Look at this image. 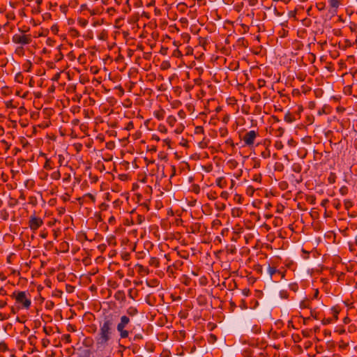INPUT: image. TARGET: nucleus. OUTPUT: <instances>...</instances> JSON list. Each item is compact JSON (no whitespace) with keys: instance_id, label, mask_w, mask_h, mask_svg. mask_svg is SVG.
<instances>
[{"instance_id":"1","label":"nucleus","mask_w":357,"mask_h":357,"mask_svg":"<svg viewBox=\"0 0 357 357\" xmlns=\"http://www.w3.org/2000/svg\"><path fill=\"white\" fill-rule=\"evenodd\" d=\"M118 321V316L114 313L105 314L98 321V328L95 329L94 340L98 349H105L109 347L116 337V330L119 334L120 339L128 338L132 334L133 329L128 331L127 327L130 319L126 315L120 317Z\"/></svg>"},{"instance_id":"31","label":"nucleus","mask_w":357,"mask_h":357,"mask_svg":"<svg viewBox=\"0 0 357 357\" xmlns=\"http://www.w3.org/2000/svg\"><path fill=\"white\" fill-rule=\"evenodd\" d=\"M331 310H332V312L333 313V319L335 320H337L338 319L337 315L339 314V310L336 307H332Z\"/></svg>"},{"instance_id":"58","label":"nucleus","mask_w":357,"mask_h":357,"mask_svg":"<svg viewBox=\"0 0 357 357\" xmlns=\"http://www.w3.org/2000/svg\"><path fill=\"white\" fill-rule=\"evenodd\" d=\"M259 330H260V328H259L258 326H257V325H255V326L252 328V331H253L254 333H259Z\"/></svg>"},{"instance_id":"17","label":"nucleus","mask_w":357,"mask_h":357,"mask_svg":"<svg viewBox=\"0 0 357 357\" xmlns=\"http://www.w3.org/2000/svg\"><path fill=\"white\" fill-rule=\"evenodd\" d=\"M310 301L305 298V300L302 301L300 303V307L301 308H310Z\"/></svg>"},{"instance_id":"42","label":"nucleus","mask_w":357,"mask_h":357,"mask_svg":"<svg viewBox=\"0 0 357 357\" xmlns=\"http://www.w3.org/2000/svg\"><path fill=\"white\" fill-rule=\"evenodd\" d=\"M306 118L307 125H311L313 123L314 117L312 115H307Z\"/></svg>"},{"instance_id":"21","label":"nucleus","mask_w":357,"mask_h":357,"mask_svg":"<svg viewBox=\"0 0 357 357\" xmlns=\"http://www.w3.org/2000/svg\"><path fill=\"white\" fill-rule=\"evenodd\" d=\"M219 132H220V137H226V136L227 135V134H228V130H227V128H225H225H220L219 129Z\"/></svg>"},{"instance_id":"35","label":"nucleus","mask_w":357,"mask_h":357,"mask_svg":"<svg viewBox=\"0 0 357 357\" xmlns=\"http://www.w3.org/2000/svg\"><path fill=\"white\" fill-rule=\"evenodd\" d=\"M333 321V318H324L321 320V324L323 325H327L331 324Z\"/></svg>"},{"instance_id":"6","label":"nucleus","mask_w":357,"mask_h":357,"mask_svg":"<svg viewBox=\"0 0 357 357\" xmlns=\"http://www.w3.org/2000/svg\"><path fill=\"white\" fill-rule=\"evenodd\" d=\"M256 137L257 132L255 130H250L245 134L243 140L246 146H250L254 144Z\"/></svg>"},{"instance_id":"20","label":"nucleus","mask_w":357,"mask_h":357,"mask_svg":"<svg viewBox=\"0 0 357 357\" xmlns=\"http://www.w3.org/2000/svg\"><path fill=\"white\" fill-rule=\"evenodd\" d=\"M51 178L54 180H59L61 178V173L59 170L55 171L51 174Z\"/></svg>"},{"instance_id":"46","label":"nucleus","mask_w":357,"mask_h":357,"mask_svg":"<svg viewBox=\"0 0 357 357\" xmlns=\"http://www.w3.org/2000/svg\"><path fill=\"white\" fill-rule=\"evenodd\" d=\"M36 337L35 335H31L29 336V342L30 343V344L31 345H34V341L36 340Z\"/></svg>"},{"instance_id":"8","label":"nucleus","mask_w":357,"mask_h":357,"mask_svg":"<svg viewBox=\"0 0 357 357\" xmlns=\"http://www.w3.org/2000/svg\"><path fill=\"white\" fill-rule=\"evenodd\" d=\"M114 298L119 301H125L126 295L123 290H118L114 295Z\"/></svg>"},{"instance_id":"59","label":"nucleus","mask_w":357,"mask_h":357,"mask_svg":"<svg viewBox=\"0 0 357 357\" xmlns=\"http://www.w3.org/2000/svg\"><path fill=\"white\" fill-rule=\"evenodd\" d=\"M7 291L3 287L0 288V295L5 296L6 295Z\"/></svg>"},{"instance_id":"2","label":"nucleus","mask_w":357,"mask_h":357,"mask_svg":"<svg viewBox=\"0 0 357 357\" xmlns=\"http://www.w3.org/2000/svg\"><path fill=\"white\" fill-rule=\"evenodd\" d=\"M13 298L15 299V302L19 305V308L29 309L31 301L30 294L27 291H15L10 296Z\"/></svg>"},{"instance_id":"64","label":"nucleus","mask_w":357,"mask_h":357,"mask_svg":"<svg viewBox=\"0 0 357 357\" xmlns=\"http://www.w3.org/2000/svg\"><path fill=\"white\" fill-rule=\"evenodd\" d=\"M152 139L155 140L156 142H159L160 141V137L157 135H152Z\"/></svg>"},{"instance_id":"28","label":"nucleus","mask_w":357,"mask_h":357,"mask_svg":"<svg viewBox=\"0 0 357 357\" xmlns=\"http://www.w3.org/2000/svg\"><path fill=\"white\" fill-rule=\"evenodd\" d=\"M192 191L196 194H199L200 192L199 185L197 184H194L192 185Z\"/></svg>"},{"instance_id":"25","label":"nucleus","mask_w":357,"mask_h":357,"mask_svg":"<svg viewBox=\"0 0 357 357\" xmlns=\"http://www.w3.org/2000/svg\"><path fill=\"white\" fill-rule=\"evenodd\" d=\"M77 22L82 27H85L88 24V21L83 18H79Z\"/></svg>"},{"instance_id":"32","label":"nucleus","mask_w":357,"mask_h":357,"mask_svg":"<svg viewBox=\"0 0 357 357\" xmlns=\"http://www.w3.org/2000/svg\"><path fill=\"white\" fill-rule=\"evenodd\" d=\"M158 130L162 133H166L167 130L165 125L160 124L158 127Z\"/></svg>"},{"instance_id":"11","label":"nucleus","mask_w":357,"mask_h":357,"mask_svg":"<svg viewBox=\"0 0 357 357\" xmlns=\"http://www.w3.org/2000/svg\"><path fill=\"white\" fill-rule=\"evenodd\" d=\"M210 139L204 137L202 139L198 142V146L201 149H205L208 146Z\"/></svg>"},{"instance_id":"14","label":"nucleus","mask_w":357,"mask_h":357,"mask_svg":"<svg viewBox=\"0 0 357 357\" xmlns=\"http://www.w3.org/2000/svg\"><path fill=\"white\" fill-rule=\"evenodd\" d=\"M53 162L50 159H46L43 168L49 170L53 169Z\"/></svg>"},{"instance_id":"9","label":"nucleus","mask_w":357,"mask_h":357,"mask_svg":"<svg viewBox=\"0 0 357 357\" xmlns=\"http://www.w3.org/2000/svg\"><path fill=\"white\" fill-rule=\"evenodd\" d=\"M294 114L297 116L300 114V113H286L284 116V120L287 123H291L295 120Z\"/></svg>"},{"instance_id":"13","label":"nucleus","mask_w":357,"mask_h":357,"mask_svg":"<svg viewBox=\"0 0 357 357\" xmlns=\"http://www.w3.org/2000/svg\"><path fill=\"white\" fill-rule=\"evenodd\" d=\"M216 185L220 188H224L226 185V182L223 180V178H218L215 181Z\"/></svg>"},{"instance_id":"12","label":"nucleus","mask_w":357,"mask_h":357,"mask_svg":"<svg viewBox=\"0 0 357 357\" xmlns=\"http://www.w3.org/2000/svg\"><path fill=\"white\" fill-rule=\"evenodd\" d=\"M176 121H177V119L174 115H170L167 117V122L172 127L175 126Z\"/></svg>"},{"instance_id":"33","label":"nucleus","mask_w":357,"mask_h":357,"mask_svg":"<svg viewBox=\"0 0 357 357\" xmlns=\"http://www.w3.org/2000/svg\"><path fill=\"white\" fill-rule=\"evenodd\" d=\"M280 296L282 298L287 299L288 298V296H289V294H288V292L286 290H281L280 291Z\"/></svg>"},{"instance_id":"37","label":"nucleus","mask_w":357,"mask_h":357,"mask_svg":"<svg viewBox=\"0 0 357 357\" xmlns=\"http://www.w3.org/2000/svg\"><path fill=\"white\" fill-rule=\"evenodd\" d=\"M257 85L259 88H262L266 85V81L264 79H259L257 81Z\"/></svg>"},{"instance_id":"7","label":"nucleus","mask_w":357,"mask_h":357,"mask_svg":"<svg viewBox=\"0 0 357 357\" xmlns=\"http://www.w3.org/2000/svg\"><path fill=\"white\" fill-rule=\"evenodd\" d=\"M139 313L137 308L135 306H130L126 310V315L129 319L133 317Z\"/></svg>"},{"instance_id":"36","label":"nucleus","mask_w":357,"mask_h":357,"mask_svg":"<svg viewBox=\"0 0 357 357\" xmlns=\"http://www.w3.org/2000/svg\"><path fill=\"white\" fill-rule=\"evenodd\" d=\"M199 44L203 47H205V45L208 44L207 40L204 38L200 37L199 38Z\"/></svg>"},{"instance_id":"45","label":"nucleus","mask_w":357,"mask_h":357,"mask_svg":"<svg viewBox=\"0 0 357 357\" xmlns=\"http://www.w3.org/2000/svg\"><path fill=\"white\" fill-rule=\"evenodd\" d=\"M134 128V126H133V122L132 121H129L126 126V127L125 128L126 130H132Z\"/></svg>"},{"instance_id":"63","label":"nucleus","mask_w":357,"mask_h":357,"mask_svg":"<svg viewBox=\"0 0 357 357\" xmlns=\"http://www.w3.org/2000/svg\"><path fill=\"white\" fill-rule=\"evenodd\" d=\"M7 349V347L5 343H1L0 344V350H6Z\"/></svg>"},{"instance_id":"22","label":"nucleus","mask_w":357,"mask_h":357,"mask_svg":"<svg viewBox=\"0 0 357 357\" xmlns=\"http://www.w3.org/2000/svg\"><path fill=\"white\" fill-rule=\"evenodd\" d=\"M274 146L275 148L277 149V150H281L283 149L284 147V145L282 142V141L280 140H277L275 142V144H274Z\"/></svg>"},{"instance_id":"18","label":"nucleus","mask_w":357,"mask_h":357,"mask_svg":"<svg viewBox=\"0 0 357 357\" xmlns=\"http://www.w3.org/2000/svg\"><path fill=\"white\" fill-rule=\"evenodd\" d=\"M207 197L210 200H215L217 199V193L215 191H211L207 193Z\"/></svg>"},{"instance_id":"30","label":"nucleus","mask_w":357,"mask_h":357,"mask_svg":"<svg viewBox=\"0 0 357 357\" xmlns=\"http://www.w3.org/2000/svg\"><path fill=\"white\" fill-rule=\"evenodd\" d=\"M43 331L46 335H50L53 332V329L52 327L44 326Z\"/></svg>"},{"instance_id":"54","label":"nucleus","mask_w":357,"mask_h":357,"mask_svg":"<svg viewBox=\"0 0 357 357\" xmlns=\"http://www.w3.org/2000/svg\"><path fill=\"white\" fill-rule=\"evenodd\" d=\"M344 206L346 208H349L352 206V204L349 200H346L344 201Z\"/></svg>"},{"instance_id":"29","label":"nucleus","mask_w":357,"mask_h":357,"mask_svg":"<svg viewBox=\"0 0 357 357\" xmlns=\"http://www.w3.org/2000/svg\"><path fill=\"white\" fill-rule=\"evenodd\" d=\"M144 338L143 335L142 333H136L132 337L133 341L141 340Z\"/></svg>"},{"instance_id":"27","label":"nucleus","mask_w":357,"mask_h":357,"mask_svg":"<svg viewBox=\"0 0 357 357\" xmlns=\"http://www.w3.org/2000/svg\"><path fill=\"white\" fill-rule=\"evenodd\" d=\"M289 287L290 290H291L294 292H296L298 289V285L296 282L289 284Z\"/></svg>"},{"instance_id":"43","label":"nucleus","mask_w":357,"mask_h":357,"mask_svg":"<svg viewBox=\"0 0 357 357\" xmlns=\"http://www.w3.org/2000/svg\"><path fill=\"white\" fill-rule=\"evenodd\" d=\"M242 294L245 296H249L251 294L250 292V289H248V288H245L242 290Z\"/></svg>"},{"instance_id":"4","label":"nucleus","mask_w":357,"mask_h":357,"mask_svg":"<svg viewBox=\"0 0 357 357\" xmlns=\"http://www.w3.org/2000/svg\"><path fill=\"white\" fill-rule=\"evenodd\" d=\"M43 224V220L35 215H31L29 220V227L33 231H36Z\"/></svg>"},{"instance_id":"15","label":"nucleus","mask_w":357,"mask_h":357,"mask_svg":"<svg viewBox=\"0 0 357 357\" xmlns=\"http://www.w3.org/2000/svg\"><path fill=\"white\" fill-rule=\"evenodd\" d=\"M159 264H160L159 259L157 257H151L149 261V264L151 266H153L155 267H158Z\"/></svg>"},{"instance_id":"24","label":"nucleus","mask_w":357,"mask_h":357,"mask_svg":"<svg viewBox=\"0 0 357 357\" xmlns=\"http://www.w3.org/2000/svg\"><path fill=\"white\" fill-rule=\"evenodd\" d=\"M184 126L182 123H179L177 125L176 129L174 130V132L177 134H180L183 131Z\"/></svg>"},{"instance_id":"56","label":"nucleus","mask_w":357,"mask_h":357,"mask_svg":"<svg viewBox=\"0 0 357 357\" xmlns=\"http://www.w3.org/2000/svg\"><path fill=\"white\" fill-rule=\"evenodd\" d=\"M317 7L319 10H323L325 8V3H319L317 5Z\"/></svg>"},{"instance_id":"3","label":"nucleus","mask_w":357,"mask_h":357,"mask_svg":"<svg viewBox=\"0 0 357 357\" xmlns=\"http://www.w3.org/2000/svg\"><path fill=\"white\" fill-rule=\"evenodd\" d=\"M20 33H15L12 37L13 43L20 45L21 46L29 45L32 42L31 34H25L24 31L19 29Z\"/></svg>"},{"instance_id":"62","label":"nucleus","mask_w":357,"mask_h":357,"mask_svg":"<svg viewBox=\"0 0 357 357\" xmlns=\"http://www.w3.org/2000/svg\"><path fill=\"white\" fill-rule=\"evenodd\" d=\"M328 202V199H325L321 201V206L325 207L327 203Z\"/></svg>"},{"instance_id":"44","label":"nucleus","mask_w":357,"mask_h":357,"mask_svg":"<svg viewBox=\"0 0 357 357\" xmlns=\"http://www.w3.org/2000/svg\"><path fill=\"white\" fill-rule=\"evenodd\" d=\"M220 197L224 199H227L229 197V193L227 191H222L220 193Z\"/></svg>"},{"instance_id":"39","label":"nucleus","mask_w":357,"mask_h":357,"mask_svg":"<svg viewBox=\"0 0 357 357\" xmlns=\"http://www.w3.org/2000/svg\"><path fill=\"white\" fill-rule=\"evenodd\" d=\"M50 343V341L47 338H43L42 340V345L44 348H46Z\"/></svg>"},{"instance_id":"47","label":"nucleus","mask_w":357,"mask_h":357,"mask_svg":"<svg viewBox=\"0 0 357 357\" xmlns=\"http://www.w3.org/2000/svg\"><path fill=\"white\" fill-rule=\"evenodd\" d=\"M85 197H88L93 203L96 202V198H95V196L93 195L91 193H86L84 195Z\"/></svg>"},{"instance_id":"10","label":"nucleus","mask_w":357,"mask_h":357,"mask_svg":"<svg viewBox=\"0 0 357 357\" xmlns=\"http://www.w3.org/2000/svg\"><path fill=\"white\" fill-rule=\"evenodd\" d=\"M267 271L271 279H272L273 276L276 273H280V270L277 269L275 267H272L270 265L268 266Z\"/></svg>"},{"instance_id":"48","label":"nucleus","mask_w":357,"mask_h":357,"mask_svg":"<svg viewBox=\"0 0 357 357\" xmlns=\"http://www.w3.org/2000/svg\"><path fill=\"white\" fill-rule=\"evenodd\" d=\"M229 119H230L229 115L226 114V115H225V116H223V118H222V122H223L224 123L227 124V123L229 122Z\"/></svg>"},{"instance_id":"16","label":"nucleus","mask_w":357,"mask_h":357,"mask_svg":"<svg viewBox=\"0 0 357 357\" xmlns=\"http://www.w3.org/2000/svg\"><path fill=\"white\" fill-rule=\"evenodd\" d=\"M174 269L178 270L181 269L182 266L183 265V261L181 260H177L173 264H172Z\"/></svg>"},{"instance_id":"23","label":"nucleus","mask_w":357,"mask_h":357,"mask_svg":"<svg viewBox=\"0 0 357 357\" xmlns=\"http://www.w3.org/2000/svg\"><path fill=\"white\" fill-rule=\"evenodd\" d=\"M237 43H238V45H241V46L245 47H246L247 45H248V42L245 40V39L244 38H240L237 40Z\"/></svg>"},{"instance_id":"49","label":"nucleus","mask_w":357,"mask_h":357,"mask_svg":"<svg viewBox=\"0 0 357 357\" xmlns=\"http://www.w3.org/2000/svg\"><path fill=\"white\" fill-rule=\"evenodd\" d=\"M60 78V73H56L53 77L52 78V80L54 82H57Z\"/></svg>"},{"instance_id":"40","label":"nucleus","mask_w":357,"mask_h":357,"mask_svg":"<svg viewBox=\"0 0 357 357\" xmlns=\"http://www.w3.org/2000/svg\"><path fill=\"white\" fill-rule=\"evenodd\" d=\"M284 133V129L281 127H278L277 129H276V135L278 137H280L283 135Z\"/></svg>"},{"instance_id":"51","label":"nucleus","mask_w":357,"mask_h":357,"mask_svg":"<svg viewBox=\"0 0 357 357\" xmlns=\"http://www.w3.org/2000/svg\"><path fill=\"white\" fill-rule=\"evenodd\" d=\"M155 116L158 120H162L164 118V113H155Z\"/></svg>"},{"instance_id":"55","label":"nucleus","mask_w":357,"mask_h":357,"mask_svg":"<svg viewBox=\"0 0 357 357\" xmlns=\"http://www.w3.org/2000/svg\"><path fill=\"white\" fill-rule=\"evenodd\" d=\"M63 337H64V340L68 342H70L71 341V337H70V335L69 334H65L63 335Z\"/></svg>"},{"instance_id":"60","label":"nucleus","mask_w":357,"mask_h":357,"mask_svg":"<svg viewBox=\"0 0 357 357\" xmlns=\"http://www.w3.org/2000/svg\"><path fill=\"white\" fill-rule=\"evenodd\" d=\"M310 314H311V316L315 319H318V317H317V313L314 312V310H311L310 311Z\"/></svg>"},{"instance_id":"52","label":"nucleus","mask_w":357,"mask_h":357,"mask_svg":"<svg viewBox=\"0 0 357 357\" xmlns=\"http://www.w3.org/2000/svg\"><path fill=\"white\" fill-rule=\"evenodd\" d=\"M241 308V309H247L248 308V306H247V304L245 303V300H242L241 301V305H240Z\"/></svg>"},{"instance_id":"53","label":"nucleus","mask_w":357,"mask_h":357,"mask_svg":"<svg viewBox=\"0 0 357 357\" xmlns=\"http://www.w3.org/2000/svg\"><path fill=\"white\" fill-rule=\"evenodd\" d=\"M225 143L227 144H229L230 146H231L232 147H234V144L233 142V140L231 139V138H229L227 139L226 141H225Z\"/></svg>"},{"instance_id":"34","label":"nucleus","mask_w":357,"mask_h":357,"mask_svg":"<svg viewBox=\"0 0 357 357\" xmlns=\"http://www.w3.org/2000/svg\"><path fill=\"white\" fill-rule=\"evenodd\" d=\"M328 183L333 184L335 182V175L333 173H331L329 177L328 178Z\"/></svg>"},{"instance_id":"5","label":"nucleus","mask_w":357,"mask_h":357,"mask_svg":"<svg viewBox=\"0 0 357 357\" xmlns=\"http://www.w3.org/2000/svg\"><path fill=\"white\" fill-rule=\"evenodd\" d=\"M343 0H328L329 4L328 13L331 14V17L335 16L337 13V9L342 5Z\"/></svg>"},{"instance_id":"26","label":"nucleus","mask_w":357,"mask_h":357,"mask_svg":"<svg viewBox=\"0 0 357 357\" xmlns=\"http://www.w3.org/2000/svg\"><path fill=\"white\" fill-rule=\"evenodd\" d=\"M24 77L21 73H17L15 75V79L18 83H22L23 82Z\"/></svg>"},{"instance_id":"61","label":"nucleus","mask_w":357,"mask_h":357,"mask_svg":"<svg viewBox=\"0 0 357 357\" xmlns=\"http://www.w3.org/2000/svg\"><path fill=\"white\" fill-rule=\"evenodd\" d=\"M7 305V302L4 301H0V309L3 308Z\"/></svg>"},{"instance_id":"41","label":"nucleus","mask_w":357,"mask_h":357,"mask_svg":"<svg viewBox=\"0 0 357 357\" xmlns=\"http://www.w3.org/2000/svg\"><path fill=\"white\" fill-rule=\"evenodd\" d=\"M15 53L19 55L23 54V53H24L23 47L22 46L17 47L15 50Z\"/></svg>"},{"instance_id":"50","label":"nucleus","mask_w":357,"mask_h":357,"mask_svg":"<svg viewBox=\"0 0 357 357\" xmlns=\"http://www.w3.org/2000/svg\"><path fill=\"white\" fill-rule=\"evenodd\" d=\"M174 267L172 266V265H169L168 266L167 268V272L170 273V274H173L174 273Z\"/></svg>"},{"instance_id":"38","label":"nucleus","mask_w":357,"mask_h":357,"mask_svg":"<svg viewBox=\"0 0 357 357\" xmlns=\"http://www.w3.org/2000/svg\"><path fill=\"white\" fill-rule=\"evenodd\" d=\"M340 192L342 195H345L348 192V188L347 186H342L340 189Z\"/></svg>"},{"instance_id":"19","label":"nucleus","mask_w":357,"mask_h":357,"mask_svg":"<svg viewBox=\"0 0 357 357\" xmlns=\"http://www.w3.org/2000/svg\"><path fill=\"white\" fill-rule=\"evenodd\" d=\"M195 134L197 136L204 135V128H203V127L202 126H197V127H195Z\"/></svg>"},{"instance_id":"57","label":"nucleus","mask_w":357,"mask_h":357,"mask_svg":"<svg viewBox=\"0 0 357 357\" xmlns=\"http://www.w3.org/2000/svg\"><path fill=\"white\" fill-rule=\"evenodd\" d=\"M107 207H108V205L107 204H105V203H102L100 205V208L101 210H106Z\"/></svg>"}]
</instances>
